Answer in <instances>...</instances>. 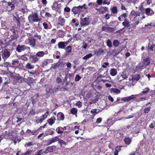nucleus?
<instances>
[{"mask_svg": "<svg viewBox=\"0 0 155 155\" xmlns=\"http://www.w3.org/2000/svg\"><path fill=\"white\" fill-rule=\"evenodd\" d=\"M87 7H86V5L84 4L83 5H79L78 6H74L72 9L71 11L74 14H77L79 15L81 12L84 10L87 9Z\"/></svg>", "mask_w": 155, "mask_h": 155, "instance_id": "obj_1", "label": "nucleus"}, {"mask_svg": "<svg viewBox=\"0 0 155 155\" xmlns=\"http://www.w3.org/2000/svg\"><path fill=\"white\" fill-rule=\"evenodd\" d=\"M80 20V23L81 26H88L91 22V20L88 16L84 18H81Z\"/></svg>", "mask_w": 155, "mask_h": 155, "instance_id": "obj_2", "label": "nucleus"}, {"mask_svg": "<svg viewBox=\"0 0 155 155\" xmlns=\"http://www.w3.org/2000/svg\"><path fill=\"white\" fill-rule=\"evenodd\" d=\"M28 18L29 21L35 22L40 21L41 20L38 18L37 14L36 13L30 15L28 17Z\"/></svg>", "mask_w": 155, "mask_h": 155, "instance_id": "obj_3", "label": "nucleus"}, {"mask_svg": "<svg viewBox=\"0 0 155 155\" xmlns=\"http://www.w3.org/2000/svg\"><path fill=\"white\" fill-rule=\"evenodd\" d=\"M30 49V48L24 45H18L16 48V51L19 52L24 51L25 50Z\"/></svg>", "mask_w": 155, "mask_h": 155, "instance_id": "obj_4", "label": "nucleus"}, {"mask_svg": "<svg viewBox=\"0 0 155 155\" xmlns=\"http://www.w3.org/2000/svg\"><path fill=\"white\" fill-rule=\"evenodd\" d=\"M2 53V57L4 60L8 58L10 55L9 51L7 49H5L3 51H1Z\"/></svg>", "mask_w": 155, "mask_h": 155, "instance_id": "obj_5", "label": "nucleus"}, {"mask_svg": "<svg viewBox=\"0 0 155 155\" xmlns=\"http://www.w3.org/2000/svg\"><path fill=\"white\" fill-rule=\"evenodd\" d=\"M68 44V41H60L58 43V46L59 48L64 49L66 46Z\"/></svg>", "mask_w": 155, "mask_h": 155, "instance_id": "obj_6", "label": "nucleus"}, {"mask_svg": "<svg viewBox=\"0 0 155 155\" xmlns=\"http://www.w3.org/2000/svg\"><path fill=\"white\" fill-rule=\"evenodd\" d=\"M136 95H132L130 96H128L127 97L122 98V100H123L124 102H128L136 98L135 97Z\"/></svg>", "mask_w": 155, "mask_h": 155, "instance_id": "obj_7", "label": "nucleus"}, {"mask_svg": "<svg viewBox=\"0 0 155 155\" xmlns=\"http://www.w3.org/2000/svg\"><path fill=\"white\" fill-rule=\"evenodd\" d=\"M59 138L58 136L55 137L49 140L47 143V145H49L51 144V143H54L57 141H59Z\"/></svg>", "mask_w": 155, "mask_h": 155, "instance_id": "obj_8", "label": "nucleus"}, {"mask_svg": "<svg viewBox=\"0 0 155 155\" xmlns=\"http://www.w3.org/2000/svg\"><path fill=\"white\" fill-rule=\"evenodd\" d=\"M29 58L30 60H31L32 62L34 63H35L38 61L39 59L36 54L35 55L34 54L30 55Z\"/></svg>", "mask_w": 155, "mask_h": 155, "instance_id": "obj_9", "label": "nucleus"}, {"mask_svg": "<svg viewBox=\"0 0 155 155\" xmlns=\"http://www.w3.org/2000/svg\"><path fill=\"white\" fill-rule=\"evenodd\" d=\"M142 63H143V65L141 66L142 69L143 68H145V66L149 65L150 64L149 58L148 57H146L145 59L144 58Z\"/></svg>", "mask_w": 155, "mask_h": 155, "instance_id": "obj_10", "label": "nucleus"}, {"mask_svg": "<svg viewBox=\"0 0 155 155\" xmlns=\"http://www.w3.org/2000/svg\"><path fill=\"white\" fill-rule=\"evenodd\" d=\"M58 24L63 26L64 25L65 22V20L64 18H62L60 16L58 18Z\"/></svg>", "mask_w": 155, "mask_h": 155, "instance_id": "obj_11", "label": "nucleus"}, {"mask_svg": "<svg viewBox=\"0 0 155 155\" xmlns=\"http://www.w3.org/2000/svg\"><path fill=\"white\" fill-rule=\"evenodd\" d=\"M145 13L148 15L151 16L153 15L154 13V12L151 9V8H147L145 10Z\"/></svg>", "mask_w": 155, "mask_h": 155, "instance_id": "obj_12", "label": "nucleus"}, {"mask_svg": "<svg viewBox=\"0 0 155 155\" xmlns=\"http://www.w3.org/2000/svg\"><path fill=\"white\" fill-rule=\"evenodd\" d=\"M48 52H45L44 51H39L36 54L38 57L41 58L43 57L45 54H47Z\"/></svg>", "mask_w": 155, "mask_h": 155, "instance_id": "obj_13", "label": "nucleus"}, {"mask_svg": "<svg viewBox=\"0 0 155 155\" xmlns=\"http://www.w3.org/2000/svg\"><path fill=\"white\" fill-rule=\"evenodd\" d=\"M2 2L5 3V5H7L8 6H11V10H13L15 8V6L14 4H12L11 2H7L6 1L4 0L2 1Z\"/></svg>", "mask_w": 155, "mask_h": 155, "instance_id": "obj_14", "label": "nucleus"}, {"mask_svg": "<svg viewBox=\"0 0 155 155\" xmlns=\"http://www.w3.org/2000/svg\"><path fill=\"white\" fill-rule=\"evenodd\" d=\"M29 44L33 47L35 46V40L34 38H30L29 39Z\"/></svg>", "mask_w": 155, "mask_h": 155, "instance_id": "obj_15", "label": "nucleus"}, {"mask_svg": "<svg viewBox=\"0 0 155 155\" xmlns=\"http://www.w3.org/2000/svg\"><path fill=\"white\" fill-rule=\"evenodd\" d=\"M58 119L60 120H63L64 119V114L61 112H59L57 114Z\"/></svg>", "mask_w": 155, "mask_h": 155, "instance_id": "obj_16", "label": "nucleus"}, {"mask_svg": "<svg viewBox=\"0 0 155 155\" xmlns=\"http://www.w3.org/2000/svg\"><path fill=\"white\" fill-rule=\"evenodd\" d=\"M155 45L153 44L152 43H150L148 45V51L150 53H151L153 51V48L155 47Z\"/></svg>", "mask_w": 155, "mask_h": 155, "instance_id": "obj_17", "label": "nucleus"}, {"mask_svg": "<svg viewBox=\"0 0 155 155\" xmlns=\"http://www.w3.org/2000/svg\"><path fill=\"white\" fill-rule=\"evenodd\" d=\"M55 118L54 117H52L51 118L47 120L48 124L50 125H52L55 122Z\"/></svg>", "mask_w": 155, "mask_h": 155, "instance_id": "obj_18", "label": "nucleus"}, {"mask_svg": "<svg viewBox=\"0 0 155 155\" xmlns=\"http://www.w3.org/2000/svg\"><path fill=\"white\" fill-rule=\"evenodd\" d=\"M129 23L128 20L126 18L125 21L122 23V25L124 26V28H128L129 25Z\"/></svg>", "mask_w": 155, "mask_h": 155, "instance_id": "obj_19", "label": "nucleus"}, {"mask_svg": "<svg viewBox=\"0 0 155 155\" xmlns=\"http://www.w3.org/2000/svg\"><path fill=\"white\" fill-rule=\"evenodd\" d=\"M66 52L68 53H71L72 51V46L71 45H69L65 48L64 49Z\"/></svg>", "mask_w": 155, "mask_h": 155, "instance_id": "obj_20", "label": "nucleus"}, {"mask_svg": "<svg viewBox=\"0 0 155 155\" xmlns=\"http://www.w3.org/2000/svg\"><path fill=\"white\" fill-rule=\"evenodd\" d=\"M110 91L114 94H118L120 92V91L117 88H111L110 89Z\"/></svg>", "mask_w": 155, "mask_h": 155, "instance_id": "obj_21", "label": "nucleus"}, {"mask_svg": "<svg viewBox=\"0 0 155 155\" xmlns=\"http://www.w3.org/2000/svg\"><path fill=\"white\" fill-rule=\"evenodd\" d=\"M140 76L139 75L137 74L134 76L131 80L132 81H138L140 78Z\"/></svg>", "mask_w": 155, "mask_h": 155, "instance_id": "obj_22", "label": "nucleus"}, {"mask_svg": "<svg viewBox=\"0 0 155 155\" xmlns=\"http://www.w3.org/2000/svg\"><path fill=\"white\" fill-rule=\"evenodd\" d=\"M150 91V89L146 87L144 89V90L141 92L139 94L140 95L143 96L145 94L147 93Z\"/></svg>", "mask_w": 155, "mask_h": 155, "instance_id": "obj_23", "label": "nucleus"}, {"mask_svg": "<svg viewBox=\"0 0 155 155\" xmlns=\"http://www.w3.org/2000/svg\"><path fill=\"white\" fill-rule=\"evenodd\" d=\"M124 140L125 143L127 145L130 144L131 142V140L129 137L126 138Z\"/></svg>", "mask_w": 155, "mask_h": 155, "instance_id": "obj_24", "label": "nucleus"}, {"mask_svg": "<svg viewBox=\"0 0 155 155\" xmlns=\"http://www.w3.org/2000/svg\"><path fill=\"white\" fill-rule=\"evenodd\" d=\"M112 29V28H111L108 27L106 26H103L102 28V31H109L110 29Z\"/></svg>", "mask_w": 155, "mask_h": 155, "instance_id": "obj_25", "label": "nucleus"}, {"mask_svg": "<svg viewBox=\"0 0 155 155\" xmlns=\"http://www.w3.org/2000/svg\"><path fill=\"white\" fill-rule=\"evenodd\" d=\"M117 74V71L116 69H111L110 72V74L113 76Z\"/></svg>", "mask_w": 155, "mask_h": 155, "instance_id": "obj_26", "label": "nucleus"}, {"mask_svg": "<svg viewBox=\"0 0 155 155\" xmlns=\"http://www.w3.org/2000/svg\"><path fill=\"white\" fill-rule=\"evenodd\" d=\"M100 112L99 110L97 109H92L91 110V113H92L94 115L98 114Z\"/></svg>", "mask_w": 155, "mask_h": 155, "instance_id": "obj_27", "label": "nucleus"}, {"mask_svg": "<svg viewBox=\"0 0 155 155\" xmlns=\"http://www.w3.org/2000/svg\"><path fill=\"white\" fill-rule=\"evenodd\" d=\"M25 67L28 69H33L34 66V65L31 64L29 63H28L26 64Z\"/></svg>", "mask_w": 155, "mask_h": 155, "instance_id": "obj_28", "label": "nucleus"}, {"mask_svg": "<svg viewBox=\"0 0 155 155\" xmlns=\"http://www.w3.org/2000/svg\"><path fill=\"white\" fill-rule=\"evenodd\" d=\"M32 151V150L28 149L25 153H22L21 155H30L31 154Z\"/></svg>", "mask_w": 155, "mask_h": 155, "instance_id": "obj_29", "label": "nucleus"}, {"mask_svg": "<svg viewBox=\"0 0 155 155\" xmlns=\"http://www.w3.org/2000/svg\"><path fill=\"white\" fill-rule=\"evenodd\" d=\"M14 17L15 18V19L16 21H17L16 23L17 24V26H20L21 24V23L20 22V19L19 18L18 16L16 17L15 16H14Z\"/></svg>", "mask_w": 155, "mask_h": 155, "instance_id": "obj_30", "label": "nucleus"}, {"mask_svg": "<svg viewBox=\"0 0 155 155\" xmlns=\"http://www.w3.org/2000/svg\"><path fill=\"white\" fill-rule=\"evenodd\" d=\"M113 45L115 47H117L119 46L120 42L117 40H115L113 41Z\"/></svg>", "mask_w": 155, "mask_h": 155, "instance_id": "obj_31", "label": "nucleus"}, {"mask_svg": "<svg viewBox=\"0 0 155 155\" xmlns=\"http://www.w3.org/2000/svg\"><path fill=\"white\" fill-rule=\"evenodd\" d=\"M78 112V110L76 108H73L71 110V113L72 114L76 115Z\"/></svg>", "mask_w": 155, "mask_h": 155, "instance_id": "obj_32", "label": "nucleus"}, {"mask_svg": "<svg viewBox=\"0 0 155 155\" xmlns=\"http://www.w3.org/2000/svg\"><path fill=\"white\" fill-rule=\"evenodd\" d=\"M101 10V13L104 14L108 11V8L106 7H102Z\"/></svg>", "mask_w": 155, "mask_h": 155, "instance_id": "obj_33", "label": "nucleus"}, {"mask_svg": "<svg viewBox=\"0 0 155 155\" xmlns=\"http://www.w3.org/2000/svg\"><path fill=\"white\" fill-rule=\"evenodd\" d=\"M61 127H58L56 129V131L57 133L59 134H62L64 133L63 131H62L61 129Z\"/></svg>", "mask_w": 155, "mask_h": 155, "instance_id": "obj_34", "label": "nucleus"}, {"mask_svg": "<svg viewBox=\"0 0 155 155\" xmlns=\"http://www.w3.org/2000/svg\"><path fill=\"white\" fill-rule=\"evenodd\" d=\"M29 81H31V82H32L33 81H34V79H33V78H28V79H26V78H25L24 80V81L27 83L29 85H30L29 84Z\"/></svg>", "mask_w": 155, "mask_h": 155, "instance_id": "obj_35", "label": "nucleus"}, {"mask_svg": "<svg viewBox=\"0 0 155 155\" xmlns=\"http://www.w3.org/2000/svg\"><path fill=\"white\" fill-rule=\"evenodd\" d=\"M93 56L92 54L91 53H89V54H87L83 58L85 60H87L89 59L91 57Z\"/></svg>", "mask_w": 155, "mask_h": 155, "instance_id": "obj_36", "label": "nucleus"}, {"mask_svg": "<svg viewBox=\"0 0 155 155\" xmlns=\"http://www.w3.org/2000/svg\"><path fill=\"white\" fill-rule=\"evenodd\" d=\"M104 52V50L101 49L100 48L98 49V50L96 52V54L97 55H100L102 53H103Z\"/></svg>", "mask_w": 155, "mask_h": 155, "instance_id": "obj_37", "label": "nucleus"}, {"mask_svg": "<svg viewBox=\"0 0 155 155\" xmlns=\"http://www.w3.org/2000/svg\"><path fill=\"white\" fill-rule=\"evenodd\" d=\"M111 10L112 12L114 14H116L117 13V9L116 7H113L111 9Z\"/></svg>", "mask_w": 155, "mask_h": 155, "instance_id": "obj_38", "label": "nucleus"}, {"mask_svg": "<svg viewBox=\"0 0 155 155\" xmlns=\"http://www.w3.org/2000/svg\"><path fill=\"white\" fill-rule=\"evenodd\" d=\"M9 87L8 85H4L2 88V90L7 91L8 90Z\"/></svg>", "mask_w": 155, "mask_h": 155, "instance_id": "obj_39", "label": "nucleus"}, {"mask_svg": "<svg viewBox=\"0 0 155 155\" xmlns=\"http://www.w3.org/2000/svg\"><path fill=\"white\" fill-rule=\"evenodd\" d=\"M107 46L109 48H111L112 47V42L109 39H108L107 41Z\"/></svg>", "mask_w": 155, "mask_h": 155, "instance_id": "obj_40", "label": "nucleus"}, {"mask_svg": "<svg viewBox=\"0 0 155 155\" xmlns=\"http://www.w3.org/2000/svg\"><path fill=\"white\" fill-rule=\"evenodd\" d=\"M4 66L5 67H6L7 68V70L10 72V71L9 70V68L8 67L9 66L10 67H12V66L11 65V63L9 62H5L4 63Z\"/></svg>", "mask_w": 155, "mask_h": 155, "instance_id": "obj_41", "label": "nucleus"}, {"mask_svg": "<svg viewBox=\"0 0 155 155\" xmlns=\"http://www.w3.org/2000/svg\"><path fill=\"white\" fill-rule=\"evenodd\" d=\"M58 64L59 66V67L63 68L64 67L65 64L63 62H58Z\"/></svg>", "mask_w": 155, "mask_h": 155, "instance_id": "obj_42", "label": "nucleus"}, {"mask_svg": "<svg viewBox=\"0 0 155 155\" xmlns=\"http://www.w3.org/2000/svg\"><path fill=\"white\" fill-rule=\"evenodd\" d=\"M81 77L78 74H77L76 76L75 79V81L76 82L78 81L81 79Z\"/></svg>", "mask_w": 155, "mask_h": 155, "instance_id": "obj_43", "label": "nucleus"}, {"mask_svg": "<svg viewBox=\"0 0 155 155\" xmlns=\"http://www.w3.org/2000/svg\"><path fill=\"white\" fill-rule=\"evenodd\" d=\"M33 145L32 142H29L28 143H26L25 144V147H28L30 146Z\"/></svg>", "mask_w": 155, "mask_h": 155, "instance_id": "obj_44", "label": "nucleus"}, {"mask_svg": "<svg viewBox=\"0 0 155 155\" xmlns=\"http://www.w3.org/2000/svg\"><path fill=\"white\" fill-rule=\"evenodd\" d=\"M52 68L54 69H55L59 67V66L58 62L53 64L52 66Z\"/></svg>", "mask_w": 155, "mask_h": 155, "instance_id": "obj_45", "label": "nucleus"}, {"mask_svg": "<svg viewBox=\"0 0 155 155\" xmlns=\"http://www.w3.org/2000/svg\"><path fill=\"white\" fill-rule=\"evenodd\" d=\"M19 63V61L18 60L14 61L13 60L12 61V64L15 65L17 66H18V64Z\"/></svg>", "mask_w": 155, "mask_h": 155, "instance_id": "obj_46", "label": "nucleus"}, {"mask_svg": "<svg viewBox=\"0 0 155 155\" xmlns=\"http://www.w3.org/2000/svg\"><path fill=\"white\" fill-rule=\"evenodd\" d=\"M38 130H31V134L32 135H37L38 134L37 132Z\"/></svg>", "mask_w": 155, "mask_h": 155, "instance_id": "obj_47", "label": "nucleus"}, {"mask_svg": "<svg viewBox=\"0 0 155 155\" xmlns=\"http://www.w3.org/2000/svg\"><path fill=\"white\" fill-rule=\"evenodd\" d=\"M56 82L57 83H60L62 82V79L59 77H57L56 79Z\"/></svg>", "mask_w": 155, "mask_h": 155, "instance_id": "obj_48", "label": "nucleus"}, {"mask_svg": "<svg viewBox=\"0 0 155 155\" xmlns=\"http://www.w3.org/2000/svg\"><path fill=\"white\" fill-rule=\"evenodd\" d=\"M151 107H149L147 108H145L144 110V112L145 113H148L149 111L150 110Z\"/></svg>", "mask_w": 155, "mask_h": 155, "instance_id": "obj_49", "label": "nucleus"}, {"mask_svg": "<svg viewBox=\"0 0 155 155\" xmlns=\"http://www.w3.org/2000/svg\"><path fill=\"white\" fill-rule=\"evenodd\" d=\"M110 15L108 13H107L104 16V18L107 20L108 19L110 18Z\"/></svg>", "mask_w": 155, "mask_h": 155, "instance_id": "obj_50", "label": "nucleus"}, {"mask_svg": "<svg viewBox=\"0 0 155 155\" xmlns=\"http://www.w3.org/2000/svg\"><path fill=\"white\" fill-rule=\"evenodd\" d=\"M58 142L60 143L61 144H63L65 145L66 144V143L65 141L60 139H59Z\"/></svg>", "mask_w": 155, "mask_h": 155, "instance_id": "obj_51", "label": "nucleus"}, {"mask_svg": "<svg viewBox=\"0 0 155 155\" xmlns=\"http://www.w3.org/2000/svg\"><path fill=\"white\" fill-rule=\"evenodd\" d=\"M102 121V118L101 117H99L98 118L96 121V123L97 124L100 123Z\"/></svg>", "mask_w": 155, "mask_h": 155, "instance_id": "obj_52", "label": "nucleus"}, {"mask_svg": "<svg viewBox=\"0 0 155 155\" xmlns=\"http://www.w3.org/2000/svg\"><path fill=\"white\" fill-rule=\"evenodd\" d=\"M82 44L83 45L82 47L84 49H86L87 45L85 42H83Z\"/></svg>", "mask_w": 155, "mask_h": 155, "instance_id": "obj_53", "label": "nucleus"}, {"mask_svg": "<svg viewBox=\"0 0 155 155\" xmlns=\"http://www.w3.org/2000/svg\"><path fill=\"white\" fill-rule=\"evenodd\" d=\"M43 25L45 29H48V24H47L46 22H44L43 24Z\"/></svg>", "mask_w": 155, "mask_h": 155, "instance_id": "obj_54", "label": "nucleus"}, {"mask_svg": "<svg viewBox=\"0 0 155 155\" xmlns=\"http://www.w3.org/2000/svg\"><path fill=\"white\" fill-rule=\"evenodd\" d=\"M155 25H152V23H150V24H148L147 25H145V27L146 28H147L149 27V28H150V27L151 26H154Z\"/></svg>", "mask_w": 155, "mask_h": 155, "instance_id": "obj_55", "label": "nucleus"}, {"mask_svg": "<svg viewBox=\"0 0 155 155\" xmlns=\"http://www.w3.org/2000/svg\"><path fill=\"white\" fill-rule=\"evenodd\" d=\"M35 154L36 155H41L43 154V152L42 150H39L38 152L35 153Z\"/></svg>", "mask_w": 155, "mask_h": 155, "instance_id": "obj_56", "label": "nucleus"}, {"mask_svg": "<svg viewBox=\"0 0 155 155\" xmlns=\"http://www.w3.org/2000/svg\"><path fill=\"white\" fill-rule=\"evenodd\" d=\"M48 149V151L50 152H52L53 151V147L52 146H50L48 147L47 148Z\"/></svg>", "mask_w": 155, "mask_h": 155, "instance_id": "obj_57", "label": "nucleus"}, {"mask_svg": "<svg viewBox=\"0 0 155 155\" xmlns=\"http://www.w3.org/2000/svg\"><path fill=\"white\" fill-rule=\"evenodd\" d=\"M81 104V102L79 101L76 103V106H78L80 108L82 107V105Z\"/></svg>", "mask_w": 155, "mask_h": 155, "instance_id": "obj_58", "label": "nucleus"}, {"mask_svg": "<svg viewBox=\"0 0 155 155\" xmlns=\"http://www.w3.org/2000/svg\"><path fill=\"white\" fill-rule=\"evenodd\" d=\"M121 149V148L120 146H117L115 148V151L118 152Z\"/></svg>", "mask_w": 155, "mask_h": 155, "instance_id": "obj_59", "label": "nucleus"}, {"mask_svg": "<svg viewBox=\"0 0 155 155\" xmlns=\"http://www.w3.org/2000/svg\"><path fill=\"white\" fill-rule=\"evenodd\" d=\"M70 11V9L68 7H66L64 8V11L65 12H69Z\"/></svg>", "mask_w": 155, "mask_h": 155, "instance_id": "obj_60", "label": "nucleus"}, {"mask_svg": "<svg viewBox=\"0 0 155 155\" xmlns=\"http://www.w3.org/2000/svg\"><path fill=\"white\" fill-rule=\"evenodd\" d=\"M109 64V63L108 62H104V64L102 66V67L104 68H106L107 67V66Z\"/></svg>", "mask_w": 155, "mask_h": 155, "instance_id": "obj_61", "label": "nucleus"}, {"mask_svg": "<svg viewBox=\"0 0 155 155\" xmlns=\"http://www.w3.org/2000/svg\"><path fill=\"white\" fill-rule=\"evenodd\" d=\"M34 36L35 37H37V38L39 40H40L41 38V36L40 35H38L37 33L35 34Z\"/></svg>", "mask_w": 155, "mask_h": 155, "instance_id": "obj_62", "label": "nucleus"}, {"mask_svg": "<svg viewBox=\"0 0 155 155\" xmlns=\"http://www.w3.org/2000/svg\"><path fill=\"white\" fill-rule=\"evenodd\" d=\"M45 16L48 17H51V15L49 12H46L45 14Z\"/></svg>", "mask_w": 155, "mask_h": 155, "instance_id": "obj_63", "label": "nucleus"}, {"mask_svg": "<svg viewBox=\"0 0 155 155\" xmlns=\"http://www.w3.org/2000/svg\"><path fill=\"white\" fill-rule=\"evenodd\" d=\"M120 16L122 17V18L123 17L125 18L127 16V14L126 13H123L120 15Z\"/></svg>", "mask_w": 155, "mask_h": 155, "instance_id": "obj_64", "label": "nucleus"}]
</instances>
